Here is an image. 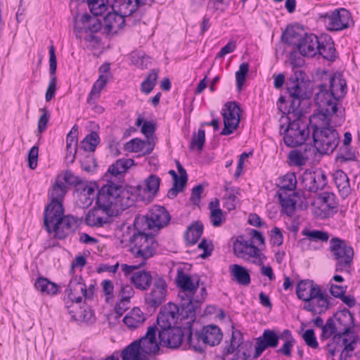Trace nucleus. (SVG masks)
I'll list each match as a JSON object with an SVG mask.
<instances>
[{
	"instance_id": "obj_1",
	"label": "nucleus",
	"mask_w": 360,
	"mask_h": 360,
	"mask_svg": "<svg viewBox=\"0 0 360 360\" xmlns=\"http://www.w3.org/2000/svg\"><path fill=\"white\" fill-rule=\"evenodd\" d=\"M354 315L347 309L337 311L334 315L326 320L321 335V339L331 338L329 342L333 345H340L346 340H349L354 335Z\"/></svg>"
},
{
	"instance_id": "obj_2",
	"label": "nucleus",
	"mask_w": 360,
	"mask_h": 360,
	"mask_svg": "<svg viewBox=\"0 0 360 360\" xmlns=\"http://www.w3.org/2000/svg\"><path fill=\"white\" fill-rule=\"evenodd\" d=\"M330 119L325 120L323 115H312L309 118L314 147L321 154L333 153L339 143L338 133L330 126Z\"/></svg>"
},
{
	"instance_id": "obj_3",
	"label": "nucleus",
	"mask_w": 360,
	"mask_h": 360,
	"mask_svg": "<svg viewBox=\"0 0 360 360\" xmlns=\"http://www.w3.org/2000/svg\"><path fill=\"white\" fill-rule=\"evenodd\" d=\"M134 203L129 191L122 186L112 181L103 186L98 191L96 199V205L113 212L124 210Z\"/></svg>"
},
{
	"instance_id": "obj_4",
	"label": "nucleus",
	"mask_w": 360,
	"mask_h": 360,
	"mask_svg": "<svg viewBox=\"0 0 360 360\" xmlns=\"http://www.w3.org/2000/svg\"><path fill=\"white\" fill-rule=\"evenodd\" d=\"M296 294L304 301L303 309L313 315L321 314L328 309V295L311 280H302L296 287Z\"/></svg>"
},
{
	"instance_id": "obj_5",
	"label": "nucleus",
	"mask_w": 360,
	"mask_h": 360,
	"mask_svg": "<svg viewBox=\"0 0 360 360\" xmlns=\"http://www.w3.org/2000/svg\"><path fill=\"white\" fill-rule=\"evenodd\" d=\"M111 4L113 7L119 8V12L108 13L104 17V29L108 33L116 34L125 25L134 24L131 15L136 12V6L132 5V0L113 1Z\"/></svg>"
},
{
	"instance_id": "obj_6",
	"label": "nucleus",
	"mask_w": 360,
	"mask_h": 360,
	"mask_svg": "<svg viewBox=\"0 0 360 360\" xmlns=\"http://www.w3.org/2000/svg\"><path fill=\"white\" fill-rule=\"evenodd\" d=\"M302 75V71L296 72L287 82V90L291 98L288 113L293 115H302L303 108L301 103L311 96V91L307 87Z\"/></svg>"
},
{
	"instance_id": "obj_7",
	"label": "nucleus",
	"mask_w": 360,
	"mask_h": 360,
	"mask_svg": "<svg viewBox=\"0 0 360 360\" xmlns=\"http://www.w3.org/2000/svg\"><path fill=\"white\" fill-rule=\"evenodd\" d=\"M195 316V307L191 299H187L185 302L181 303L179 306L169 302L157 317V323L160 328L174 326L177 320L180 318L186 319Z\"/></svg>"
},
{
	"instance_id": "obj_8",
	"label": "nucleus",
	"mask_w": 360,
	"mask_h": 360,
	"mask_svg": "<svg viewBox=\"0 0 360 360\" xmlns=\"http://www.w3.org/2000/svg\"><path fill=\"white\" fill-rule=\"evenodd\" d=\"M284 35L286 43L298 51L301 55L313 57L317 54L320 39L315 34L298 33L294 30H287Z\"/></svg>"
},
{
	"instance_id": "obj_9",
	"label": "nucleus",
	"mask_w": 360,
	"mask_h": 360,
	"mask_svg": "<svg viewBox=\"0 0 360 360\" xmlns=\"http://www.w3.org/2000/svg\"><path fill=\"white\" fill-rule=\"evenodd\" d=\"M146 231L135 229L130 238L131 250L136 258L141 259V264H146L147 259L155 255L158 247L154 236Z\"/></svg>"
},
{
	"instance_id": "obj_10",
	"label": "nucleus",
	"mask_w": 360,
	"mask_h": 360,
	"mask_svg": "<svg viewBox=\"0 0 360 360\" xmlns=\"http://www.w3.org/2000/svg\"><path fill=\"white\" fill-rule=\"evenodd\" d=\"M170 215L164 207L155 206L145 216H139L135 218L134 221L136 230L148 231L162 229L170 221Z\"/></svg>"
},
{
	"instance_id": "obj_11",
	"label": "nucleus",
	"mask_w": 360,
	"mask_h": 360,
	"mask_svg": "<svg viewBox=\"0 0 360 360\" xmlns=\"http://www.w3.org/2000/svg\"><path fill=\"white\" fill-rule=\"evenodd\" d=\"M329 250L336 262L335 271H348L353 262V248L345 240L333 237L330 240Z\"/></svg>"
},
{
	"instance_id": "obj_12",
	"label": "nucleus",
	"mask_w": 360,
	"mask_h": 360,
	"mask_svg": "<svg viewBox=\"0 0 360 360\" xmlns=\"http://www.w3.org/2000/svg\"><path fill=\"white\" fill-rule=\"evenodd\" d=\"M314 101L319 108V113L317 115H324L325 120L326 118H330V117L336 116L340 117V121L344 120V116L338 107V101L328 90L326 84H321L319 85Z\"/></svg>"
},
{
	"instance_id": "obj_13",
	"label": "nucleus",
	"mask_w": 360,
	"mask_h": 360,
	"mask_svg": "<svg viewBox=\"0 0 360 360\" xmlns=\"http://www.w3.org/2000/svg\"><path fill=\"white\" fill-rule=\"evenodd\" d=\"M295 116L297 117L289 122L288 127L284 130V143L291 148L302 145L309 136L308 124L302 120L301 115Z\"/></svg>"
},
{
	"instance_id": "obj_14",
	"label": "nucleus",
	"mask_w": 360,
	"mask_h": 360,
	"mask_svg": "<svg viewBox=\"0 0 360 360\" xmlns=\"http://www.w3.org/2000/svg\"><path fill=\"white\" fill-rule=\"evenodd\" d=\"M252 240H246L243 236H239L233 243V250L235 255L246 261H251L257 265L264 264L266 257L261 250L254 245Z\"/></svg>"
},
{
	"instance_id": "obj_15",
	"label": "nucleus",
	"mask_w": 360,
	"mask_h": 360,
	"mask_svg": "<svg viewBox=\"0 0 360 360\" xmlns=\"http://www.w3.org/2000/svg\"><path fill=\"white\" fill-rule=\"evenodd\" d=\"M226 110L222 113L224 128L220 134L228 136L238 128L240 119L241 110L236 102H228L225 105Z\"/></svg>"
},
{
	"instance_id": "obj_16",
	"label": "nucleus",
	"mask_w": 360,
	"mask_h": 360,
	"mask_svg": "<svg viewBox=\"0 0 360 360\" xmlns=\"http://www.w3.org/2000/svg\"><path fill=\"white\" fill-rule=\"evenodd\" d=\"M323 18L328 30L338 31L349 27L351 14L347 10L340 8L326 13Z\"/></svg>"
},
{
	"instance_id": "obj_17",
	"label": "nucleus",
	"mask_w": 360,
	"mask_h": 360,
	"mask_svg": "<svg viewBox=\"0 0 360 360\" xmlns=\"http://www.w3.org/2000/svg\"><path fill=\"white\" fill-rule=\"evenodd\" d=\"M167 288V285L162 277H155L153 288L145 297L146 303L153 308L160 306L166 300Z\"/></svg>"
},
{
	"instance_id": "obj_18",
	"label": "nucleus",
	"mask_w": 360,
	"mask_h": 360,
	"mask_svg": "<svg viewBox=\"0 0 360 360\" xmlns=\"http://www.w3.org/2000/svg\"><path fill=\"white\" fill-rule=\"evenodd\" d=\"M185 332L180 327L170 326L159 330L160 345L169 348H177L183 342Z\"/></svg>"
},
{
	"instance_id": "obj_19",
	"label": "nucleus",
	"mask_w": 360,
	"mask_h": 360,
	"mask_svg": "<svg viewBox=\"0 0 360 360\" xmlns=\"http://www.w3.org/2000/svg\"><path fill=\"white\" fill-rule=\"evenodd\" d=\"M97 16L85 13L75 20L74 32L77 38L82 39L83 32H97L101 30L102 24Z\"/></svg>"
},
{
	"instance_id": "obj_20",
	"label": "nucleus",
	"mask_w": 360,
	"mask_h": 360,
	"mask_svg": "<svg viewBox=\"0 0 360 360\" xmlns=\"http://www.w3.org/2000/svg\"><path fill=\"white\" fill-rule=\"evenodd\" d=\"M319 205L315 213L321 218L328 217L338 212V202L333 193L324 192L319 198Z\"/></svg>"
},
{
	"instance_id": "obj_21",
	"label": "nucleus",
	"mask_w": 360,
	"mask_h": 360,
	"mask_svg": "<svg viewBox=\"0 0 360 360\" xmlns=\"http://www.w3.org/2000/svg\"><path fill=\"white\" fill-rule=\"evenodd\" d=\"M82 221V218L75 217L72 215H64L62 219L60 220L59 224L53 226L51 233H54L55 238L60 240L64 239L74 233Z\"/></svg>"
},
{
	"instance_id": "obj_22",
	"label": "nucleus",
	"mask_w": 360,
	"mask_h": 360,
	"mask_svg": "<svg viewBox=\"0 0 360 360\" xmlns=\"http://www.w3.org/2000/svg\"><path fill=\"white\" fill-rule=\"evenodd\" d=\"M302 184L306 190L315 193L327 185L326 175L321 170H307L302 174Z\"/></svg>"
},
{
	"instance_id": "obj_23",
	"label": "nucleus",
	"mask_w": 360,
	"mask_h": 360,
	"mask_svg": "<svg viewBox=\"0 0 360 360\" xmlns=\"http://www.w3.org/2000/svg\"><path fill=\"white\" fill-rule=\"evenodd\" d=\"M157 330L158 328L155 326H150L148 328L144 336L134 340L140 346V350L146 356L155 354L160 349V342L158 343L156 340Z\"/></svg>"
},
{
	"instance_id": "obj_24",
	"label": "nucleus",
	"mask_w": 360,
	"mask_h": 360,
	"mask_svg": "<svg viewBox=\"0 0 360 360\" xmlns=\"http://www.w3.org/2000/svg\"><path fill=\"white\" fill-rule=\"evenodd\" d=\"M64 216V209L61 202H49L44 209V224L46 231L50 233L53 226L59 224Z\"/></svg>"
},
{
	"instance_id": "obj_25",
	"label": "nucleus",
	"mask_w": 360,
	"mask_h": 360,
	"mask_svg": "<svg viewBox=\"0 0 360 360\" xmlns=\"http://www.w3.org/2000/svg\"><path fill=\"white\" fill-rule=\"evenodd\" d=\"M279 341L278 335L272 330L266 329L262 335L256 339L255 358L259 357L267 348H275Z\"/></svg>"
},
{
	"instance_id": "obj_26",
	"label": "nucleus",
	"mask_w": 360,
	"mask_h": 360,
	"mask_svg": "<svg viewBox=\"0 0 360 360\" xmlns=\"http://www.w3.org/2000/svg\"><path fill=\"white\" fill-rule=\"evenodd\" d=\"M110 212L97 205L88 211L85 216V223L90 227H103L110 221Z\"/></svg>"
},
{
	"instance_id": "obj_27",
	"label": "nucleus",
	"mask_w": 360,
	"mask_h": 360,
	"mask_svg": "<svg viewBox=\"0 0 360 360\" xmlns=\"http://www.w3.org/2000/svg\"><path fill=\"white\" fill-rule=\"evenodd\" d=\"M85 290V283L81 276H75L72 278L65 292L68 294V298L71 302L80 303L82 301L84 290Z\"/></svg>"
},
{
	"instance_id": "obj_28",
	"label": "nucleus",
	"mask_w": 360,
	"mask_h": 360,
	"mask_svg": "<svg viewBox=\"0 0 360 360\" xmlns=\"http://www.w3.org/2000/svg\"><path fill=\"white\" fill-rule=\"evenodd\" d=\"M202 343L205 345L214 346L219 345L223 338L221 329L215 325L204 326L201 330Z\"/></svg>"
},
{
	"instance_id": "obj_29",
	"label": "nucleus",
	"mask_w": 360,
	"mask_h": 360,
	"mask_svg": "<svg viewBox=\"0 0 360 360\" xmlns=\"http://www.w3.org/2000/svg\"><path fill=\"white\" fill-rule=\"evenodd\" d=\"M176 280L177 286L184 292H188L193 295L199 288L200 278H197L195 279L193 277L192 278L189 275L186 274L181 270L178 271Z\"/></svg>"
},
{
	"instance_id": "obj_30",
	"label": "nucleus",
	"mask_w": 360,
	"mask_h": 360,
	"mask_svg": "<svg viewBox=\"0 0 360 360\" xmlns=\"http://www.w3.org/2000/svg\"><path fill=\"white\" fill-rule=\"evenodd\" d=\"M328 89L339 101L344 98L347 94V88L346 81L342 77L341 75H334L330 78V85Z\"/></svg>"
},
{
	"instance_id": "obj_31",
	"label": "nucleus",
	"mask_w": 360,
	"mask_h": 360,
	"mask_svg": "<svg viewBox=\"0 0 360 360\" xmlns=\"http://www.w3.org/2000/svg\"><path fill=\"white\" fill-rule=\"evenodd\" d=\"M188 327L186 328L188 334L186 338V344L189 348H192L194 351L202 353L205 351V343H202V335L201 330L193 332L191 329V323H188Z\"/></svg>"
},
{
	"instance_id": "obj_32",
	"label": "nucleus",
	"mask_w": 360,
	"mask_h": 360,
	"mask_svg": "<svg viewBox=\"0 0 360 360\" xmlns=\"http://www.w3.org/2000/svg\"><path fill=\"white\" fill-rule=\"evenodd\" d=\"M144 313L138 307L133 308L123 319L124 323L130 329L140 327L146 321Z\"/></svg>"
},
{
	"instance_id": "obj_33",
	"label": "nucleus",
	"mask_w": 360,
	"mask_h": 360,
	"mask_svg": "<svg viewBox=\"0 0 360 360\" xmlns=\"http://www.w3.org/2000/svg\"><path fill=\"white\" fill-rule=\"evenodd\" d=\"M154 148L149 140L143 141L139 139H133L125 144L127 150L133 153L141 152L143 155L151 153Z\"/></svg>"
},
{
	"instance_id": "obj_34",
	"label": "nucleus",
	"mask_w": 360,
	"mask_h": 360,
	"mask_svg": "<svg viewBox=\"0 0 360 360\" xmlns=\"http://www.w3.org/2000/svg\"><path fill=\"white\" fill-rule=\"evenodd\" d=\"M152 276L149 271L145 270L134 272L130 280L136 288L141 290H146L152 283Z\"/></svg>"
},
{
	"instance_id": "obj_35",
	"label": "nucleus",
	"mask_w": 360,
	"mask_h": 360,
	"mask_svg": "<svg viewBox=\"0 0 360 360\" xmlns=\"http://www.w3.org/2000/svg\"><path fill=\"white\" fill-rule=\"evenodd\" d=\"M333 180L341 196L343 198L347 197L351 188L347 174L342 170H338L333 174Z\"/></svg>"
},
{
	"instance_id": "obj_36",
	"label": "nucleus",
	"mask_w": 360,
	"mask_h": 360,
	"mask_svg": "<svg viewBox=\"0 0 360 360\" xmlns=\"http://www.w3.org/2000/svg\"><path fill=\"white\" fill-rule=\"evenodd\" d=\"M277 195L283 212L288 216H292L295 210L296 202L294 199L295 194L278 190Z\"/></svg>"
},
{
	"instance_id": "obj_37",
	"label": "nucleus",
	"mask_w": 360,
	"mask_h": 360,
	"mask_svg": "<svg viewBox=\"0 0 360 360\" xmlns=\"http://www.w3.org/2000/svg\"><path fill=\"white\" fill-rule=\"evenodd\" d=\"M134 161L133 159H119L109 167L108 172L115 177L117 176H122V174H124L129 168L134 165Z\"/></svg>"
},
{
	"instance_id": "obj_38",
	"label": "nucleus",
	"mask_w": 360,
	"mask_h": 360,
	"mask_svg": "<svg viewBox=\"0 0 360 360\" xmlns=\"http://www.w3.org/2000/svg\"><path fill=\"white\" fill-rule=\"evenodd\" d=\"M317 53L322 56L323 58L333 61L336 58V50L331 39L324 41L320 39V46L317 49Z\"/></svg>"
},
{
	"instance_id": "obj_39",
	"label": "nucleus",
	"mask_w": 360,
	"mask_h": 360,
	"mask_svg": "<svg viewBox=\"0 0 360 360\" xmlns=\"http://www.w3.org/2000/svg\"><path fill=\"white\" fill-rule=\"evenodd\" d=\"M203 232V225L199 221L191 224L184 235L185 239L189 244L196 243Z\"/></svg>"
},
{
	"instance_id": "obj_40",
	"label": "nucleus",
	"mask_w": 360,
	"mask_h": 360,
	"mask_svg": "<svg viewBox=\"0 0 360 360\" xmlns=\"http://www.w3.org/2000/svg\"><path fill=\"white\" fill-rule=\"evenodd\" d=\"M34 286L37 290L43 294L54 295L58 292V285L44 277L37 278Z\"/></svg>"
},
{
	"instance_id": "obj_41",
	"label": "nucleus",
	"mask_w": 360,
	"mask_h": 360,
	"mask_svg": "<svg viewBox=\"0 0 360 360\" xmlns=\"http://www.w3.org/2000/svg\"><path fill=\"white\" fill-rule=\"evenodd\" d=\"M226 194L222 200L224 201V207L229 211L233 210L236 208L238 200L237 195H240V188L238 187L229 188L225 186Z\"/></svg>"
},
{
	"instance_id": "obj_42",
	"label": "nucleus",
	"mask_w": 360,
	"mask_h": 360,
	"mask_svg": "<svg viewBox=\"0 0 360 360\" xmlns=\"http://www.w3.org/2000/svg\"><path fill=\"white\" fill-rule=\"evenodd\" d=\"M66 193L67 186L62 181H56L49 192L50 202H56L63 204V200Z\"/></svg>"
},
{
	"instance_id": "obj_43",
	"label": "nucleus",
	"mask_w": 360,
	"mask_h": 360,
	"mask_svg": "<svg viewBox=\"0 0 360 360\" xmlns=\"http://www.w3.org/2000/svg\"><path fill=\"white\" fill-rule=\"evenodd\" d=\"M231 274L239 284L248 285L250 283V274L245 267L238 264H233L231 266Z\"/></svg>"
},
{
	"instance_id": "obj_44",
	"label": "nucleus",
	"mask_w": 360,
	"mask_h": 360,
	"mask_svg": "<svg viewBox=\"0 0 360 360\" xmlns=\"http://www.w3.org/2000/svg\"><path fill=\"white\" fill-rule=\"evenodd\" d=\"M160 179L155 174H150L147 179H145L143 185L137 186V189L141 191L142 189L144 192L155 194L156 193L160 187Z\"/></svg>"
},
{
	"instance_id": "obj_45",
	"label": "nucleus",
	"mask_w": 360,
	"mask_h": 360,
	"mask_svg": "<svg viewBox=\"0 0 360 360\" xmlns=\"http://www.w3.org/2000/svg\"><path fill=\"white\" fill-rule=\"evenodd\" d=\"M243 334L234 327H232L231 338L230 339V345L225 347L223 351L224 355L232 354L243 343Z\"/></svg>"
},
{
	"instance_id": "obj_46",
	"label": "nucleus",
	"mask_w": 360,
	"mask_h": 360,
	"mask_svg": "<svg viewBox=\"0 0 360 360\" xmlns=\"http://www.w3.org/2000/svg\"><path fill=\"white\" fill-rule=\"evenodd\" d=\"M107 76L100 75L98 79L94 84L87 98V103L90 105L94 103L93 99L98 98L100 95L101 91L105 87L107 83Z\"/></svg>"
},
{
	"instance_id": "obj_47",
	"label": "nucleus",
	"mask_w": 360,
	"mask_h": 360,
	"mask_svg": "<svg viewBox=\"0 0 360 360\" xmlns=\"http://www.w3.org/2000/svg\"><path fill=\"white\" fill-rule=\"evenodd\" d=\"M158 78V70H152L141 84V91L146 94L150 93L156 84Z\"/></svg>"
},
{
	"instance_id": "obj_48",
	"label": "nucleus",
	"mask_w": 360,
	"mask_h": 360,
	"mask_svg": "<svg viewBox=\"0 0 360 360\" xmlns=\"http://www.w3.org/2000/svg\"><path fill=\"white\" fill-rule=\"evenodd\" d=\"M100 142V138L97 132L92 131L88 134L82 141V148L85 151L94 152Z\"/></svg>"
},
{
	"instance_id": "obj_49",
	"label": "nucleus",
	"mask_w": 360,
	"mask_h": 360,
	"mask_svg": "<svg viewBox=\"0 0 360 360\" xmlns=\"http://www.w3.org/2000/svg\"><path fill=\"white\" fill-rule=\"evenodd\" d=\"M296 184L297 179L295 174L294 173H288L283 176L281 181V186L278 190L295 194V189L296 188Z\"/></svg>"
},
{
	"instance_id": "obj_50",
	"label": "nucleus",
	"mask_w": 360,
	"mask_h": 360,
	"mask_svg": "<svg viewBox=\"0 0 360 360\" xmlns=\"http://www.w3.org/2000/svg\"><path fill=\"white\" fill-rule=\"evenodd\" d=\"M337 159L342 162L353 161L356 159L355 152L351 146L342 145L337 155Z\"/></svg>"
},
{
	"instance_id": "obj_51",
	"label": "nucleus",
	"mask_w": 360,
	"mask_h": 360,
	"mask_svg": "<svg viewBox=\"0 0 360 360\" xmlns=\"http://www.w3.org/2000/svg\"><path fill=\"white\" fill-rule=\"evenodd\" d=\"M302 233L303 236L314 241L326 242L329 239V234L326 231L304 229Z\"/></svg>"
},
{
	"instance_id": "obj_52",
	"label": "nucleus",
	"mask_w": 360,
	"mask_h": 360,
	"mask_svg": "<svg viewBox=\"0 0 360 360\" xmlns=\"http://www.w3.org/2000/svg\"><path fill=\"white\" fill-rule=\"evenodd\" d=\"M307 149L302 150H292L288 155L289 159L296 165L301 166L304 164L305 160L309 159Z\"/></svg>"
},
{
	"instance_id": "obj_53",
	"label": "nucleus",
	"mask_w": 360,
	"mask_h": 360,
	"mask_svg": "<svg viewBox=\"0 0 360 360\" xmlns=\"http://www.w3.org/2000/svg\"><path fill=\"white\" fill-rule=\"evenodd\" d=\"M169 174L172 176L174 183L172 187L167 192V197L170 199H174L176 197L179 192L184 190H180V179L174 170H169Z\"/></svg>"
},
{
	"instance_id": "obj_54",
	"label": "nucleus",
	"mask_w": 360,
	"mask_h": 360,
	"mask_svg": "<svg viewBox=\"0 0 360 360\" xmlns=\"http://www.w3.org/2000/svg\"><path fill=\"white\" fill-rule=\"evenodd\" d=\"M249 70V65L248 63H243L239 70L236 72V86L238 91L241 90L242 86L243 85L246 75Z\"/></svg>"
},
{
	"instance_id": "obj_55",
	"label": "nucleus",
	"mask_w": 360,
	"mask_h": 360,
	"mask_svg": "<svg viewBox=\"0 0 360 360\" xmlns=\"http://www.w3.org/2000/svg\"><path fill=\"white\" fill-rule=\"evenodd\" d=\"M205 142V132L202 129H199L197 134H194L191 142L190 148L196 147L198 150H202Z\"/></svg>"
},
{
	"instance_id": "obj_56",
	"label": "nucleus",
	"mask_w": 360,
	"mask_h": 360,
	"mask_svg": "<svg viewBox=\"0 0 360 360\" xmlns=\"http://www.w3.org/2000/svg\"><path fill=\"white\" fill-rule=\"evenodd\" d=\"M40 111L42 112V114L40 115L38 120L37 132L41 134L46 131L47 128V124L49 120L50 115L47 109L45 108H41Z\"/></svg>"
},
{
	"instance_id": "obj_57",
	"label": "nucleus",
	"mask_w": 360,
	"mask_h": 360,
	"mask_svg": "<svg viewBox=\"0 0 360 360\" xmlns=\"http://www.w3.org/2000/svg\"><path fill=\"white\" fill-rule=\"evenodd\" d=\"M225 218L221 209H213L210 210V221L213 226L218 227L221 225Z\"/></svg>"
},
{
	"instance_id": "obj_58",
	"label": "nucleus",
	"mask_w": 360,
	"mask_h": 360,
	"mask_svg": "<svg viewBox=\"0 0 360 360\" xmlns=\"http://www.w3.org/2000/svg\"><path fill=\"white\" fill-rule=\"evenodd\" d=\"M302 338L309 347L313 349L318 347L319 343L313 329L307 330L302 335Z\"/></svg>"
},
{
	"instance_id": "obj_59",
	"label": "nucleus",
	"mask_w": 360,
	"mask_h": 360,
	"mask_svg": "<svg viewBox=\"0 0 360 360\" xmlns=\"http://www.w3.org/2000/svg\"><path fill=\"white\" fill-rule=\"evenodd\" d=\"M76 191L79 193L80 195L89 199L91 195H94L95 188L91 184H89L84 180L82 185H80Z\"/></svg>"
},
{
	"instance_id": "obj_60",
	"label": "nucleus",
	"mask_w": 360,
	"mask_h": 360,
	"mask_svg": "<svg viewBox=\"0 0 360 360\" xmlns=\"http://www.w3.org/2000/svg\"><path fill=\"white\" fill-rule=\"evenodd\" d=\"M38 155L39 147L37 146H32L29 151L27 157L28 167L30 169H34L37 167Z\"/></svg>"
},
{
	"instance_id": "obj_61",
	"label": "nucleus",
	"mask_w": 360,
	"mask_h": 360,
	"mask_svg": "<svg viewBox=\"0 0 360 360\" xmlns=\"http://www.w3.org/2000/svg\"><path fill=\"white\" fill-rule=\"evenodd\" d=\"M64 181L70 185H73L77 190L82 185L84 179L75 176L72 172L67 171L64 174Z\"/></svg>"
},
{
	"instance_id": "obj_62",
	"label": "nucleus",
	"mask_w": 360,
	"mask_h": 360,
	"mask_svg": "<svg viewBox=\"0 0 360 360\" xmlns=\"http://www.w3.org/2000/svg\"><path fill=\"white\" fill-rule=\"evenodd\" d=\"M295 342V340L293 338H290V340H285L283 345L277 350V352L287 357H290L292 356V349Z\"/></svg>"
},
{
	"instance_id": "obj_63",
	"label": "nucleus",
	"mask_w": 360,
	"mask_h": 360,
	"mask_svg": "<svg viewBox=\"0 0 360 360\" xmlns=\"http://www.w3.org/2000/svg\"><path fill=\"white\" fill-rule=\"evenodd\" d=\"M134 295V290L131 285H123L121 287L120 291L118 295L119 298H122V300H129Z\"/></svg>"
},
{
	"instance_id": "obj_64",
	"label": "nucleus",
	"mask_w": 360,
	"mask_h": 360,
	"mask_svg": "<svg viewBox=\"0 0 360 360\" xmlns=\"http://www.w3.org/2000/svg\"><path fill=\"white\" fill-rule=\"evenodd\" d=\"M271 241L274 245L280 246L283 244V236L281 229L278 227H274L271 230Z\"/></svg>"
}]
</instances>
